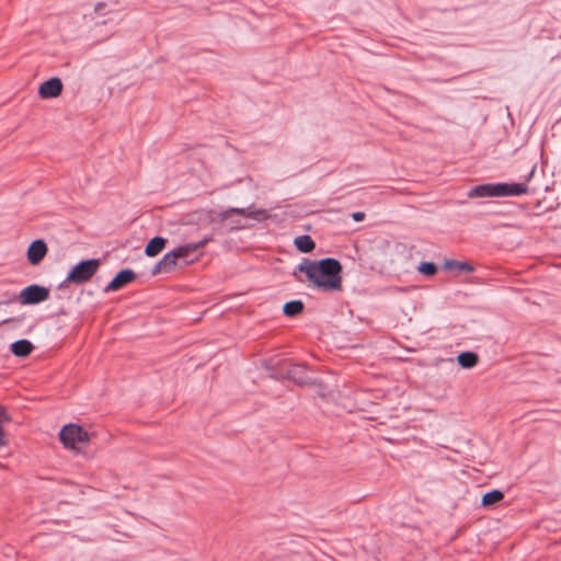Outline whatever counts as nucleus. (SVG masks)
<instances>
[{
    "mask_svg": "<svg viewBox=\"0 0 561 561\" xmlns=\"http://www.w3.org/2000/svg\"><path fill=\"white\" fill-rule=\"evenodd\" d=\"M297 270L304 272L308 280L324 291L340 290L342 287V265L336 259L325 257L319 261L305 259Z\"/></svg>",
    "mask_w": 561,
    "mask_h": 561,
    "instance_id": "nucleus-1",
    "label": "nucleus"
},
{
    "mask_svg": "<svg viewBox=\"0 0 561 561\" xmlns=\"http://www.w3.org/2000/svg\"><path fill=\"white\" fill-rule=\"evenodd\" d=\"M528 187L526 183H485L472 187L468 192V197H504L519 196L526 194Z\"/></svg>",
    "mask_w": 561,
    "mask_h": 561,
    "instance_id": "nucleus-2",
    "label": "nucleus"
},
{
    "mask_svg": "<svg viewBox=\"0 0 561 561\" xmlns=\"http://www.w3.org/2000/svg\"><path fill=\"white\" fill-rule=\"evenodd\" d=\"M100 267L99 259H89L80 261L68 273L66 279L60 283L59 288H62L67 283L81 285L89 282Z\"/></svg>",
    "mask_w": 561,
    "mask_h": 561,
    "instance_id": "nucleus-3",
    "label": "nucleus"
},
{
    "mask_svg": "<svg viewBox=\"0 0 561 561\" xmlns=\"http://www.w3.org/2000/svg\"><path fill=\"white\" fill-rule=\"evenodd\" d=\"M59 437L66 447L71 448L78 443L89 442V434L80 425L72 423L62 426Z\"/></svg>",
    "mask_w": 561,
    "mask_h": 561,
    "instance_id": "nucleus-4",
    "label": "nucleus"
},
{
    "mask_svg": "<svg viewBox=\"0 0 561 561\" xmlns=\"http://www.w3.org/2000/svg\"><path fill=\"white\" fill-rule=\"evenodd\" d=\"M19 297L23 305H37L49 298V289L37 284H32L22 289Z\"/></svg>",
    "mask_w": 561,
    "mask_h": 561,
    "instance_id": "nucleus-5",
    "label": "nucleus"
},
{
    "mask_svg": "<svg viewBox=\"0 0 561 561\" xmlns=\"http://www.w3.org/2000/svg\"><path fill=\"white\" fill-rule=\"evenodd\" d=\"M208 241L209 239L206 238L198 242H192L184 245H180L176 249H174V252L175 254H178L179 261H181L183 265H186L198 259L199 249H202Z\"/></svg>",
    "mask_w": 561,
    "mask_h": 561,
    "instance_id": "nucleus-6",
    "label": "nucleus"
},
{
    "mask_svg": "<svg viewBox=\"0 0 561 561\" xmlns=\"http://www.w3.org/2000/svg\"><path fill=\"white\" fill-rule=\"evenodd\" d=\"M62 82L58 77H53L43 83H41L38 88V95L42 99H54L61 94L62 92Z\"/></svg>",
    "mask_w": 561,
    "mask_h": 561,
    "instance_id": "nucleus-7",
    "label": "nucleus"
},
{
    "mask_svg": "<svg viewBox=\"0 0 561 561\" xmlns=\"http://www.w3.org/2000/svg\"><path fill=\"white\" fill-rule=\"evenodd\" d=\"M136 278L134 271L125 268L119 271L114 278L105 286L104 291H116L127 284L131 283Z\"/></svg>",
    "mask_w": 561,
    "mask_h": 561,
    "instance_id": "nucleus-8",
    "label": "nucleus"
},
{
    "mask_svg": "<svg viewBox=\"0 0 561 561\" xmlns=\"http://www.w3.org/2000/svg\"><path fill=\"white\" fill-rule=\"evenodd\" d=\"M47 244L42 239H36L31 242L27 248V260L32 265H37L43 261L47 254Z\"/></svg>",
    "mask_w": 561,
    "mask_h": 561,
    "instance_id": "nucleus-9",
    "label": "nucleus"
},
{
    "mask_svg": "<svg viewBox=\"0 0 561 561\" xmlns=\"http://www.w3.org/2000/svg\"><path fill=\"white\" fill-rule=\"evenodd\" d=\"M179 257L174 250L165 253L152 268V275L171 272L178 264Z\"/></svg>",
    "mask_w": 561,
    "mask_h": 561,
    "instance_id": "nucleus-10",
    "label": "nucleus"
},
{
    "mask_svg": "<svg viewBox=\"0 0 561 561\" xmlns=\"http://www.w3.org/2000/svg\"><path fill=\"white\" fill-rule=\"evenodd\" d=\"M10 348L13 355H15L16 357H26L32 353L34 346L31 343V341L22 339L13 342L10 345Z\"/></svg>",
    "mask_w": 561,
    "mask_h": 561,
    "instance_id": "nucleus-11",
    "label": "nucleus"
},
{
    "mask_svg": "<svg viewBox=\"0 0 561 561\" xmlns=\"http://www.w3.org/2000/svg\"><path fill=\"white\" fill-rule=\"evenodd\" d=\"M165 243L167 239L162 237H153L147 243L145 254L150 257L158 255L164 249Z\"/></svg>",
    "mask_w": 561,
    "mask_h": 561,
    "instance_id": "nucleus-12",
    "label": "nucleus"
},
{
    "mask_svg": "<svg viewBox=\"0 0 561 561\" xmlns=\"http://www.w3.org/2000/svg\"><path fill=\"white\" fill-rule=\"evenodd\" d=\"M262 210H254L250 211L248 208H238V207H231L228 208L219 214V218L221 220L228 219L232 214H238L240 216L249 217V218H257V215H261Z\"/></svg>",
    "mask_w": 561,
    "mask_h": 561,
    "instance_id": "nucleus-13",
    "label": "nucleus"
},
{
    "mask_svg": "<svg viewBox=\"0 0 561 561\" xmlns=\"http://www.w3.org/2000/svg\"><path fill=\"white\" fill-rule=\"evenodd\" d=\"M294 243L297 250L300 251L301 253H310L316 248L314 241L308 234L296 237Z\"/></svg>",
    "mask_w": 561,
    "mask_h": 561,
    "instance_id": "nucleus-14",
    "label": "nucleus"
},
{
    "mask_svg": "<svg viewBox=\"0 0 561 561\" xmlns=\"http://www.w3.org/2000/svg\"><path fill=\"white\" fill-rule=\"evenodd\" d=\"M457 362L461 368L469 369L478 364L479 356L474 352L467 351L457 356Z\"/></svg>",
    "mask_w": 561,
    "mask_h": 561,
    "instance_id": "nucleus-15",
    "label": "nucleus"
},
{
    "mask_svg": "<svg viewBox=\"0 0 561 561\" xmlns=\"http://www.w3.org/2000/svg\"><path fill=\"white\" fill-rule=\"evenodd\" d=\"M503 499H504V493L501 490H499V489L491 490V491L486 492L485 494H483L482 500H481V506L486 507V508L491 507L494 504L501 502Z\"/></svg>",
    "mask_w": 561,
    "mask_h": 561,
    "instance_id": "nucleus-16",
    "label": "nucleus"
},
{
    "mask_svg": "<svg viewBox=\"0 0 561 561\" xmlns=\"http://www.w3.org/2000/svg\"><path fill=\"white\" fill-rule=\"evenodd\" d=\"M305 305L301 300L287 301L283 307V312L287 317H296L304 311Z\"/></svg>",
    "mask_w": 561,
    "mask_h": 561,
    "instance_id": "nucleus-17",
    "label": "nucleus"
},
{
    "mask_svg": "<svg viewBox=\"0 0 561 561\" xmlns=\"http://www.w3.org/2000/svg\"><path fill=\"white\" fill-rule=\"evenodd\" d=\"M444 267L448 271L457 270L459 272L472 273L474 271L473 265L468 262H460L456 260H448L445 262Z\"/></svg>",
    "mask_w": 561,
    "mask_h": 561,
    "instance_id": "nucleus-18",
    "label": "nucleus"
},
{
    "mask_svg": "<svg viewBox=\"0 0 561 561\" xmlns=\"http://www.w3.org/2000/svg\"><path fill=\"white\" fill-rule=\"evenodd\" d=\"M417 271L424 276H433L437 272V266L433 262H422L419 265Z\"/></svg>",
    "mask_w": 561,
    "mask_h": 561,
    "instance_id": "nucleus-19",
    "label": "nucleus"
},
{
    "mask_svg": "<svg viewBox=\"0 0 561 561\" xmlns=\"http://www.w3.org/2000/svg\"><path fill=\"white\" fill-rule=\"evenodd\" d=\"M352 218L354 221H362L365 218V213L363 211H355L352 214Z\"/></svg>",
    "mask_w": 561,
    "mask_h": 561,
    "instance_id": "nucleus-20",
    "label": "nucleus"
},
{
    "mask_svg": "<svg viewBox=\"0 0 561 561\" xmlns=\"http://www.w3.org/2000/svg\"><path fill=\"white\" fill-rule=\"evenodd\" d=\"M7 439H5V435H4V431H3V427L2 425L0 424V447L2 446H5L7 445Z\"/></svg>",
    "mask_w": 561,
    "mask_h": 561,
    "instance_id": "nucleus-21",
    "label": "nucleus"
},
{
    "mask_svg": "<svg viewBox=\"0 0 561 561\" xmlns=\"http://www.w3.org/2000/svg\"><path fill=\"white\" fill-rule=\"evenodd\" d=\"M535 171H536V165L533 167V169L530 170V172L526 176V182L530 181V179L534 176Z\"/></svg>",
    "mask_w": 561,
    "mask_h": 561,
    "instance_id": "nucleus-22",
    "label": "nucleus"
},
{
    "mask_svg": "<svg viewBox=\"0 0 561 561\" xmlns=\"http://www.w3.org/2000/svg\"><path fill=\"white\" fill-rule=\"evenodd\" d=\"M5 419H8L5 410L0 407V420H5Z\"/></svg>",
    "mask_w": 561,
    "mask_h": 561,
    "instance_id": "nucleus-23",
    "label": "nucleus"
},
{
    "mask_svg": "<svg viewBox=\"0 0 561 561\" xmlns=\"http://www.w3.org/2000/svg\"><path fill=\"white\" fill-rule=\"evenodd\" d=\"M105 7V3L103 2H99L96 5H95V12H100L101 9H103Z\"/></svg>",
    "mask_w": 561,
    "mask_h": 561,
    "instance_id": "nucleus-24",
    "label": "nucleus"
}]
</instances>
